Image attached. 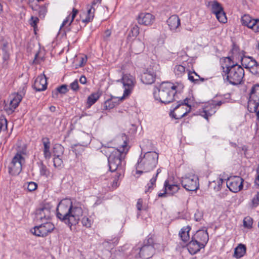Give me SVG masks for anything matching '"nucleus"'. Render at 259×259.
<instances>
[{
	"label": "nucleus",
	"mask_w": 259,
	"mask_h": 259,
	"mask_svg": "<svg viewBox=\"0 0 259 259\" xmlns=\"http://www.w3.org/2000/svg\"><path fill=\"white\" fill-rule=\"evenodd\" d=\"M78 13V11L77 9L73 8L72 9L71 16H70V15H69L66 18V19L63 21V22L60 28H62L63 26L66 25L68 23H69L68 25L70 26V25H72V28L73 25L75 24V23H73V20L75 18V17H76V16Z\"/></svg>",
	"instance_id": "obj_27"
},
{
	"label": "nucleus",
	"mask_w": 259,
	"mask_h": 259,
	"mask_svg": "<svg viewBox=\"0 0 259 259\" xmlns=\"http://www.w3.org/2000/svg\"><path fill=\"white\" fill-rule=\"evenodd\" d=\"M24 161V158L22 155L17 153L8 166L9 174L12 175H19L22 170V161Z\"/></svg>",
	"instance_id": "obj_11"
},
{
	"label": "nucleus",
	"mask_w": 259,
	"mask_h": 259,
	"mask_svg": "<svg viewBox=\"0 0 259 259\" xmlns=\"http://www.w3.org/2000/svg\"><path fill=\"white\" fill-rule=\"evenodd\" d=\"M177 88V86L171 82H163L160 84L158 92H154V98L165 104L170 103L175 100Z\"/></svg>",
	"instance_id": "obj_5"
},
{
	"label": "nucleus",
	"mask_w": 259,
	"mask_h": 259,
	"mask_svg": "<svg viewBox=\"0 0 259 259\" xmlns=\"http://www.w3.org/2000/svg\"><path fill=\"white\" fill-rule=\"evenodd\" d=\"M181 184L183 187L189 191H196L199 188L198 178L195 175L182 178Z\"/></svg>",
	"instance_id": "obj_12"
},
{
	"label": "nucleus",
	"mask_w": 259,
	"mask_h": 259,
	"mask_svg": "<svg viewBox=\"0 0 259 259\" xmlns=\"http://www.w3.org/2000/svg\"><path fill=\"white\" fill-rule=\"evenodd\" d=\"M259 106V84L252 87L248 102V110L250 112H256Z\"/></svg>",
	"instance_id": "obj_9"
},
{
	"label": "nucleus",
	"mask_w": 259,
	"mask_h": 259,
	"mask_svg": "<svg viewBox=\"0 0 259 259\" xmlns=\"http://www.w3.org/2000/svg\"><path fill=\"white\" fill-rule=\"evenodd\" d=\"M42 142L44 145L43 153L46 159H50L51 157V152L50 151L51 143L48 138L45 137L42 138Z\"/></svg>",
	"instance_id": "obj_23"
},
{
	"label": "nucleus",
	"mask_w": 259,
	"mask_h": 259,
	"mask_svg": "<svg viewBox=\"0 0 259 259\" xmlns=\"http://www.w3.org/2000/svg\"><path fill=\"white\" fill-rule=\"evenodd\" d=\"M81 223L82 225L87 228H89L91 226V220L87 217H84L81 219Z\"/></svg>",
	"instance_id": "obj_47"
},
{
	"label": "nucleus",
	"mask_w": 259,
	"mask_h": 259,
	"mask_svg": "<svg viewBox=\"0 0 259 259\" xmlns=\"http://www.w3.org/2000/svg\"><path fill=\"white\" fill-rule=\"evenodd\" d=\"M164 190L167 194L172 195L177 193L180 189V186L178 185H169L168 181H165L164 184Z\"/></svg>",
	"instance_id": "obj_25"
},
{
	"label": "nucleus",
	"mask_w": 259,
	"mask_h": 259,
	"mask_svg": "<svg viewBox=\"0 0 259 259\" xmlns=\"http://www.w3.org/2000/svg\"><path fill=\"white\" fill-rule=\"evenodd\" d=\"M40 174L41 176H47L48 173V170L46 166L42 163H41L39 168Z\"/></svg>",
	"instance_id": "obj_48"
},
{
	"label": "nucleus",
	"mask_w": 259,
	"mask_h": 259,
	"mask_svg": "<svg viewBox=\"0 0 259 259\" xmlns=\"http://www.w3.org/2000/svg\"><path fill=\"white\" fill-rule=\"evenodd\" d=\"M156 72L152 69L148 68L141 74V80L146 84L153 83L156 79Z\"/></svg>",
	"instance_id": "obj_16"
},
{
	"label": "nucleus",
	"mask_w": 259,
	"mask_h": 259,
	"mask_svg": "<svg viewBox=\"0 0 259 259\" xmlns=\"http://www.w3.org/2000/svg\"><path fill=\"white\" fill-rule=\"evenodd\" d=\"M203 219V213L197 210L194 214V219L196 222H199Z\"/></svg>",
	"instance_id": "obj_56"
},
{
	"label": "nucleus",
	"mask_w": 259,
	"mask_h": 259,
	"mask_svg": "<svg viewBox=\"0 0 259 259\" xmlns=\"http://www.w3.org/2000/svg\"><path fill=\"white\" fill-rule=\"evenodd\" d=\"M33 87L37 92L45 90L47 87V81L46 76L44 75L38 76L35 79Z\"/></svg>",
	"instance_id": "obj_19"
},
{
	"label": "nucleus",
	"mask_w": 259,
	"mask_h": 259,
	"mask_svg": "<svg viewBox=\"0 0 259 259\" xmlns=\"http://www.w3.org/2000/svg\"><path fill=\"white\" fill-rule=\"evenodd\" d=\"M252 206L255 207L259 204V192H257L252 198Z\"/></svg>",
	"instance_id": "obj_52"
},
{
	"label": "nucleus",
	"mask_w": 259,
	"mask_h": 259,
	"mask_svg": "<svg viewBox=\"0 0 259 259\" xmlns=\"http://www.w3.org/2000/svg\"><path fill=\"white\" fill-rule=\"evenodd\" d=\"M191 229L190 226L184 227L179 232V235L184 242H187L190 239L189 232Z\"/></svg>",
	"instance_id": "obj_26"
},
{
	"label": "nucleus",
	"mask_w": 259,
	"mask_h": 259,
	"mask_svg": "<svg viewBox=\"0 0 259 259\" xmlns=\"http://www.w3.org/2000/svg\"><path fill=\"white\" fill-rule=\"evenodd\" d=\"M156 181V178H152L150 180V183H148L147 186L146 187L145 193L151 192L155 186V183Z\"/></svg>",
	"instance_id": "obj_40"
},
{
	"label": "nucleus",
	"mask_w": 259,
	"mask_h": 259,
	"mask_svg": "<svg viewBox=\"0 0 259 259\" xmlns=\"http://www.w3.org/2000/svg\"><path fill=\"white\" fill-rule=\"evenodd\" d=\"M250 72L256 76H259V64L256 61V64L251 69Z\"/></svg>",
	"instance_id": "obj_46"
},
{
	"label": "nucleus",
	"mask_w": 259,
	"mask_h": 259,
	"mask_svg": "<svg viewBox=\"0 0 259 259\" xmlns=\"http://www.w3.org/2000/svg\"><path fill=\"white\" fill-rule=\"evenodd\" d=\"M252 219L250 217H246L243 220V225L244 227L251 228L252 225Z\"/></svg>",
	"instance_id": "obj_45"
},
{
	"label": "nucleus",
	"mask_w": 259,
	"mask_h": 259,
	"mask_svg": "<svg viewBox=\"0 0 259 259\" xmlns=\"http://www.w3.org/2000/svg\"><path fill=\"white\" fill-rule=\"evenodd\" d=\"M174 72L178 77H182L185 73V67L182 65H177L174 68Z\"/></svg>",
	"instance_id": "obj_35"
},
{
	"label": "nucleus",
	"mask_w": 259,
	"mask_h": 259,
	"mask_svg": "<svg viewBox=\"0 0 259 259\" xmlns=\"http://www.w3.org/2000/svg\"><path fill=\"white\" fill-rule=\"evenodd\" d=\"M188 79L191 81L195 83H199V80H201V81H203L204 80V78L200 77V76L198 75L195 71L192 72H189Z\"/></svg>",
	"instance_id": "obj_33"
},
{
	"label": "nucleus",
	"mask_w": 259,
	"mask_h": 259,
	"mask_svg": "<svg viewBox=\"0 0 259 259\" xmlns=\"http://www.w3.org/2000/svg\"><path fill=\"white\" fill-rule=\"evenodd\" d=\"M39 22V19L36 17L31 16L30 20H29V24L34 29V30L35 31L36 29L37 28V24Z\"/></svg>",
	"instance_id": "obj_43"
},
{
	"label": "nucleus",
	"mask_w": 259,
	"mask_h": 259,
	"mask_svg": "<svg viewBox=\"0 0 259 259\" xmlns=\"http://www.w3.org/2000/svg\"><path fill=\"white\" fill-rule=\"evenodd\" d=\"M87 61V57H85L84 58H81L80 62V64H79V66L82 67V66H84V64L86 63Z\"/></svg>",
	"instance_id": "obj_61"
},
{
	"label": "nucleus",
	"mask_w": 259,
	"mask_h": 259,
	"mask_svg": "<svg viewBox=\"0 0 259 259\" xmlns=\"http://www.w3.org/2000/svg\"><path fill=\"white\" fill-rule=\"evenodd\" d=\"M208 6L210 7L212 13L215 15L218 14L224 9L221 5L217 1L209 2Z\"/></svg>",
	"instance_id": "obj_28"
},
{
	"label": "nucleus",
	"mask_w": 259,
	"mask_h": 259,
	"mask_svg": "<svg viewBox=\"0 0 259 259\" xmlns=\"http://www.w3.org/2000/svg\"><path fill=\"white\" fill-rule=\"evenodd\" d=\"M100 95L98 93H93L90 95L87 99V107L88 108H90L93 104H94L99 99Z\"/></svg>",
	"instance_id": "obj_31"
},
{
	"label": "nucleus",
	"mask_w": 259,
	"mask_h": 259,
	"mask_svg": "<svg viewBox=\"0 0 259 259\" xmlns=\"http://www.w3.org/2000/svg\"><path fill=\"white\" fill-rule=\"evenodd\" d=\"M250 28L255 32H259V19H253Z\"/></svg>",
	"instance_id": "obj_44"
},
{
	"label": "nucleus",
	"mask_w": 259,
	"mask_h": 259,
	"mask_svg": "<svg viewBox=\"0 0 259 259\" xmlns=\"http://www.w3.org/2000/svg\"><path fill=\"white\" fill-rule=\"evenodd\" d=\"M155 248L153 245H143L139 252L140 256L144 259L151 258L154 254Z\"/></svg>",
	"instance_id": "obj_20"
},
{
	"label": "nucleus",
	"mask_w": 259,
	"mask_h": 259,
	"mask_svg": "<svg viewBox=\"0 0 259 259\" xmlns=\"http://www.w3.org/2000/svg\"><path fill=\"white\" fill-rule=\"evenodd\" d=\"M167 24L171 31H176L181 24L180 19L178 15H173L167 19Z\"/></svg>",
	"instance_id": "obj_21"
},
{
	"label": "nucleus",
	"mask_w": 259,
	"mask_h": 259,
	"mask_svg": "<svg viewBox=\"0 0 259 259\" xmlns=\"http://www.w3.org/2000/svg\"><path fill=\"white\" fill-rule=\"evenodd\" d=\"M59 93L58 92V91L56 89L54 91H52V97L53 98H58V94Z\"/></svg>",
	"instance_id": "obj_63"
},
{
	"label": "nucleus",
	"mask_w": 259,
	"mask_h": 259,
	"mask_svg": "<svg viewBox=\"0 0 259 259\" xmlns=\"http://www.w3.org/2000/svg\"><path fill=\"white\" fill-rule=\"evenodd\" d=\"M22 99L21 95L18 94L13 95L9 104L5 106V110L7 113L9 114H12L18 107Z\"/></svg>",
	"instance_id": "obj_15"
},
{
	"label": "nucleus",
	"mask_w": 259,
	"mask_h": 259,
	"mask_svg": "<svg viewBox=\"0 0 259 259\" xmlns=\"http://www.w3.org/2000/svg\"><path fill=\"white\" fill-rule=\"evenodd\" d=\"M256 174L257 176L255 180V183L257 185L259 186V164L256 169Z\"/></svg>",
	"instance_id": "obj_60"
},
{
	"label": "nucleus",
	"mask_w": 259,
	"mask_h": 259,
	"mask_svg": "<svg viewBox=\"0 0 259 259\" xmlns=\"http://www.w3.org/2000/svg\"><path fill=\"white\" fill-rule=\"evenodd\" d=\"M131 33L133 36H136L139 33V28L138 26H134L131 29Z\"/></svg>",
	"instance_id": "obj_58"
},
{
	"label": "nucleus",
	"mask_w": 259,
	"mask_h": 259,
	"mask_svg": "<svg viewBox=\"0 0 259 259\" xmlns=\"http://www.w3.org/2000/svg\"><path fill=\"white\" fill-rule=\"evenodd\" d=\"M158 154L156 152H146L143 156L141 155L136 166V174H142L152 170L158 163Z\"/></svg>",
	"instance_id": "obj_4"
},
{
	"label": "nucleus",
	"mask_w": 259,
	"mask_h": 259,
	"mask_svg": "<svg viewBox=\"0 0 259 259\" xmlns=\"http://www.w3.org/2000/svg\"><path fill=\"white\" fill-rule=\"evenodd\" d=\"M124 89L123 97L129 96L135 85V78L130 74H124L121 79Z\"/></svg>",
	"instance_id": "obj_14"
},
{
	"label": "nucleus",
	"mask_w": 259,
	"mask_h": 259,
	"mask_svg": "<svg viewBox=\"0 0 259 259\" xmlns=\"http://www.w3.org/2000/svg\"><path fill=\"white\" fill-rule=\"evenodd\" d=\"M53 152L54 157L61 156L64 152V148L61 144H56L53 146Z\"/></svg>",
	"instance_id": "obj_37"
},
{
	"label": "nucleus",
	"mask_w": 259,
	"mask_h": 259,
	"mask_svg": "<svg viewBox=\"0 0 259 259\" xmlns=\"http://www.w3.org/2000/svg\"><path fill=\"white\" fill-rule=\"evenodd\" d=\"M70 87L73 91H77L79 90L78 82L77 79L75 80L73 82L70 83Z\"/></svg>",
	"instance_id": "obj_53"
},
{
	"label": "nucleus",
	"mask_w": 259,
	"mask_h": 259,
	"mask_svg": "<svg viewBox=\"0 0 259 259\" xmlns=\"http://www.w3.org/2000/svg\"><path fill=\"white\" fill-rule=\"evenodd\" d=\"M245 245L240 244L235 248L233 256L236 258H240L245 254Z\"/></svg>",
	"instance_id": "obj_29"
},
{
	"label": "nucleus",
	"mask_w": 259,
	"mask_h": 259,
	"mask_svg": "<svg viewBox=\"0 0 259 259\" xmlns=\"http://www.w3.org/2000/svg\"><path fill=\"white\" fill-rule=\"evenodd\" d=\"M79 81L81 84H84L87 83V78L85 76L82 75L80 77Z\"/></svg>",
	"instance_id": "obj_62"
},
{
	"label": "nucleus",
	"mask_w": 259,
	"mask_h": 259,
	"mask_svg": "<svg viewBox=\"0 0 259 259\" xmlns=\"http://www.w3.org/2000/svg\"><path fill=\"white\" fill-rule=\"evenodd\" d=\"M153 239L152 237L148 236L144 240L143 245H153L154 246Z\"/></svg>",
	"instance_id": "obj_54"
},
{
	"label": "nucleus",
	"mask_w": 259,
	"mask_h": 259,
	"mask_svg": "<svg viewBox=\"0 0 259 259\" xmlns=\"http://www.w3.org/2000/svg\"><path fill=\"white\" fill-rule=\"evenodd\" d=\"M121 138L122 139L119 138L117 140L118 143L121 141L122 143L116 148L105 147L103 150L106 155L108 156V164L111 171L122 170L121 168V161L124 158L129 150L125 135H122Z\"/></svg>",
	"instance_id": "obj_2"
},
{
	"label": "nucleus",
	"mask_w": 259,
	"mask_h": 259,
	"mask_svg": "<svg viewBox=\"0 0 259 259\" xmlns=\"http://www.w3.org/2000/svg\"><path fill=\"white\" fill-rule=\"evenodd\" d=\"M144 49V44L141 41H136L133 45V50L135 54H140L143 51Z\"/></svg>",
	"instance_id": "obj_34"
},
{
	"label": "nucleus",
	"mask_w": 259,
	"mask_h": 259,
	"mask_svg": "<svg viewBox=\"0 0 259 259\" xmlns=\"http://www.w3.org/2000/svg\"><path fill=\"white\" fill-rule=\"evenodd\" d=\"M95 9L93 7H90L88 10V12L85 19L82 20V22L87 24L93 21L94 18Z\"/></svg>",
	"instance_id": "obj_32"
},
{
	"label": "nucleus",
	"mask_w": 259,
	"mask_h": 259,
	"mask_svg": "<svg viewBox=\"0 0 259 259\" xmlns=\"http://www.w3.org/2000/svg\"><path fill=\"white\" fill-rule=\"evenodd\" d=\"M37 185L36 183L33 182H30L28 183L27 186V189L29 191L32 192L36 189Z\"/></svg>",
	"instance_id": "obj_51"
},
{
	"label": "nucleus",
	"mask_w": 259,
	"mask_h": 259,
	"mask_svg": "<svg viewBox=\"0 0 259 259\" xmlns=\"http://www.w3.org/2000/svg\"><path fill=\"white\" fill-rule=\"evenodd\" d=\"M192 238L196 240L202 247L205 246L209 238L208 234L206 230H199L192 236Z\"/></svg>",
	"instance_id": "obj_17"
},
{
	"label": "nucleus",
	"mask_w": 259,
	"mask_h": 259,
	"mask_svg": "<svg viewBox=\"0 0 259 259\" xmlns=\"http://www.w3.org/2000/svg\"><path fill=\"white\" fill-rule=\"evenodd\" d=\"M52 205L48 202L42 203L35 211V219L37 222L49 221L51 219Z\"/></svg>",
	"instance_id": "obj_8"
},
{
	"label": "nucleus",
	"mask_w": 259,
	"mask_h": 259,
	"mask_svg": "<svg viewBox=\"0 0 259 259\" xmlns=\"http://www.w3.org/2000/svg\"><path fill=\"white\" fill-rule=\"evenodd\" d=\"M253 19H252L249 15L246 14L244 15L241 19V23L243 25L250 28L253 22Z\"/></svg>",
	"instance_id": "obj_36"
},
{
	"label": "nucleus",
	"mask_w": 259,
	"mask_h": 259,
	"mask_svg": "<svg viewBox=\"0 0 259 259\" xmlns=\"http://www.w3.org/2000/svg\"><path fill=\"white\" fill-rule=\"evenodd\" d=\"M187 247L189 253L194 254L199 252L201 248H203L196 240L192 237L191 240L187 244Z\"/></svg>",
	"instance_id": "obj_22"
},
{
	"label": "nucleus",
	"mask_w": 259,
	"mask_h": 259,
	"mask_svg": "<svg viewBox=\"0 0 259 259\" xmlns=\"http://www.w3.org/2000/svg\"><path fill=\"white\" fill-rule=\"evenodd\" d=\"M225 65L222 66V75L230 84L236 85L242 83L244 76V70L243 67L235 64L231 57L224 58Z\"/></svg>",
	"instance_id": "obj_3"
},
{
	"label": "nucleus",
	"mask_w": 259,
	"mask_h": 259,
	"mask_svg": "<svg viewBox=\"0 0 259 259\" xmlns=\"http://www.w3.org/2000/svg\"><path fill=\"white\" fill-rule=\"evenodd\" d=\"M243 179L239 176H234L229 178L226 182L227 186L229 190L237 193L243 188Z\"/></svg>",
	"instance_id": "obj_13"
},
{
	"label": "nucleus",
	"mask_w": 259,
	"mask_h": 259,
	"mask_svg": "<svg viewBox=\"0 0 259 259\" xmlns=\"http://www.w3.org/2000/svg\"><path fill=\"white\" fill-rule=\"evenodd\" d=\"M83 214L80 206L73 205L70 200L65 199L60 201L56 209V217L72 230L76 226Z\"/></svg>",
	"instance_id": "obj_1"
},
{
	"label": "nucleus",
	"mask_w": 259,
	"mask_h": 259,
	"mask_svg": "<svg viewBox=\"0 0 259 259\" xmlns=\"http://www.w3.org/2000/svg\"><path fill=\"white\" fill-rule=\"evenodd\" d=\"M122 170H117V171L116 172L112 184V186L113 188H116L119 186V180L120 179V178L122 176Z\"/></svg>",
	"instance_id": "obj_38"
},
{
	"label": "nucleus",
	"mask_w": 259,
	"mask_h": 259,
	"mask_svg": "<svg viewBox=\"0 0 259 259\" xmlns=\"http://www.w3.org/2000/svg\"><path fill=\"white\" fill-rule=\"evenodd\" d=\"M54 166L58 168H61L63 166V162L60 156H55L54 157Z\"/></svg>",
	"instance_id": "obj_41"
},
{
	"label": "nucleus",
	"mask_w": 259,
	"mask_h": 259,
	"mask_svg": "<svg viewBox=\"0 0 259 259\" xmlns=\"http://www.w3.org/2000/svg\"><path fill=\"white\" fill-rule=\"evenodd\" d=\"M45 222L37 226H35L31 230L32 233L37 236L42 237L51 233L55 229L54 225L49 221Z\"/></svg>",
	"instance_id": "obj_10"
},
{
	"label": "nucleus",
	"mask_w": 259,
	"mask_h": 259,
	"mask_svg": "<svg viewBox=\"0 0 259 259\" xmlns=\"http://www.w3.org/2000/svg\"><path fill=\"white\" fill-rule=\"evenodd\" d=\"M116 105V102L113 101L112 99L107 100L104 103V107L106 110L113 108Z\"/></svg>",
	"instance_id": "obj_42"
},
{
	"label": "nucleus",
	"mask_w": 259,
	"mask_h": 259,
	"mask_svg": "<svg viewBox=\"0 0 259 259\" xmlns=\"http://www.w3.org/2000/svg\"><path fill=\"white\" fill-rule=\"evenodd\" d=\"M227 98H223L219 101L212 100L206 103L205 106L199 111V114L208 120V117L213 115L217 110L223 104L228 102Z\"/></svg>",
	"instance_id": "obj_7"
},
{
	"label": "nucleus",
	"mask_w": 259,
	"mask_h": 259,
	"mask_svg": "<svg viewBox=\"0 0 259 259\" xmlns=\"http://www.w3.org/2000/svg\"><path fill=\"white\" fill-rule=\"evenodd\" d=\"M3 59L5 61L8 60L9 59V55L7 52H5L3 55Z\"/></svg>",
	"instance_id": "obj_64"
},
{
	"label": "nucleus",
	"mask_w": 259,
	"mask_h": 259,
	"mask_svg": "<svg viewBox=\"0 0 259 259\" xmlns=\"http://www.w3.org/2000/svg\"><path fill=\"white\" fill-rule=\"evenodd\" d=\"M72 151L74 152L75 154L77 155L78 154H79V152L83 151V148L78 145H74L72 147Z\"/></svg>",
	"instance_id": "obj_55"
},
{
	"label": "nucleus",
	"mask_w": 259,
	"mask_h": 259,
	"mask_svg": "<svg viewBox=\"0 0 259 259\" xmlns=\"http://www.w3.org/2000/svg\"><path fill=\"white\" fill-rule=\"evenodd\" d=\"M155 17L149 13H141L138 18V21L140 24L150 25L154 21Z\"/></svg>",
	"instance_id": "obj_18"
},
{
	"label": "nucleus",
	"mask_w": 259,
	"mask_h": 259,
	"mask_svg": "<svg viewBox=\"0 0 259 259\" xmlns=\"http://www.w3.org/2000/svg\"><path fill=\"white\" fill-rule=\"evenodd\" d=\"M143 204V200L141 198H140L138 200L137 203V208L138 210H142V207Z\"/></svg>",
	"instance_id": "obj_59"
},
{
	"label": "nucleus",
	"mask_w": 259,
	"mask_h": 259,
	"mask_svg": "<svg viewBox=\"0 0 259 259\" xmlns=\"http://www.w3.org/2000/svg\"><path fill=\"white\" fill-rule=\"evenodd\" d=\"M193 103V99L188 98L177 102L176 106L170 111V116L176 119L182 118L190 112Z\"/></svg>",
	"instance_id": "obj_6"
},
{
	"label": "nucleus",
	"mask_w": 259,
	"mask_h": 259,
	"mask_svg": "<svg viewBox=\"0 0 259 259\" xmlns=\"http://www.w3.org/2000/svg\"><path fill=\"white\" fill-rule=\"evenodd\" d=\"M56 90L59 93L64 94L68 91L67 85L66 84H62L56 88Z\"/></svg>",
	"instance_id": "obj_50"
},
{
	"label": "nucleus",
	"mask_w": 259,
	"mask_h": 259,
	"mask_svg": "<svg viewBox=\"0 0 259 259\" xmlns=\"http://www.w3.org/2000/svg\"><path fill=\"white\" fill-rule=\"evenodd\" d=\"M242 65L246 69H249V71L256 64V60L251 57H243L241 59Z\"/></svg>",
	"instance_id": "obj_24"
},
{
	"label": "nucleus",
	"mask_w": 259,
	"mask_h": 259,
	"mask_svg": "<svg viewBox=\"0 0 259 259\" xmlns=\"http://www.w3.org/2000/svg\"><path fill=\"white\" fill-rule=\"evenodd\" d=\"M119 240V238L118 237H114V238H111V239H107V242L109 244H112L113 245H116Z\"/></svg>",
	"instance_id": "obj_57"
},
{
	"label": "nucleus",
	"mask_w": 259,
	"mask_h": 259,
	"mask_svg": "<svg viewBox=\"0 0 259 259\" xmlns=\"http://www.w3.org/2000/svg\"><path fill=\"white\" fill-rule=\"evenodd\" d=\"M217 183V186L213 187V189L214 191L218 192L221 189L222 185L223 183V180L222 178H218L215 181Z\"/></svg>",
	"instance_id": "obj_49"
},
{
	"label": "nucleus",
	"mask_w": 259,
	"mask_h": 259,
	"mask_svg": "<svg viewBox=\"0 0 259 259\" xmlns=\"http://www.w3.org/2000/svg\"><path fill=\"white\" fill-rule=\"evenodd\" d=\"M215 15L220 22L222 23H225L227 22V19L224 9Z\"/></svg>",
	"instance_id": "obj_39"
},
{
	"label": "nucleus",
	"mask_w": 259,
	"mask_h": 259,
	"mask_svg": "<svg viewBox=\"0 0 259 259\" xmlns=\"http://www.w3.org/2000/svg\"><path fill=\"white\" fill-rule=\"evenodd\" d=\"M33 11H38V16L41 19H44L47 13L48 10L47 7L46 5L43 6H36L33 7V6H30Z\"/></svg>",
	"instance_id": "obj_30"
}]
</instances>
